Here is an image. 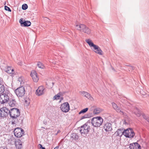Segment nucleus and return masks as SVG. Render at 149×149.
Listing matches in <instances>:
<instances>
[{
	"label": "nucleus",
	"instance_id": "obj_1",
	"mask_svg": "<svg viewBox=\"0 0 149 149\" xmlns=\"http://www.w3.org/2000/svg\"><path fill=\"white\" fill-rule=\"evenodd\" d=\"M20 112L19 110L17 108H13L10 110V116L12 120V124L21 123L22 122V120H18L20 115Z\"/></svg>",
	"mask_w": 149,
	"mask_h": 149
},
{
	"label": "nucleus",
	"instance_id": "obj_2",
	"mask_svg": "<svg viewBox=\"0 0 149 149\" xmlns=\"http://www.w3.org/2000/svg\"><path fill=\"white\" fill-rule=\"evenodd\" d=\"M75 28L77 30L88 34H90L91 33V29L84 24H76Z\"/></svg>",
	"mask_w": 149,
	"mask_h": 149
},
{
	"label": "nucleus",
	"instance_id": "obj_3",
	"mask_svg": "<svg viewBox=\"0 0 149 149\" xmlns=\"http://www.w3.org/2000/svg\"><path fill=\"white\" fill-rule=\"evenodd\" d=\"M90 130V126L87 124H85L81 126L79 131L82 135L85 137L86 136Z\"/></svg>",
	"mask_w": 149,
	"mask_h": 149
},
{
	"label": "nucleus",
	"instance_id": "obj_4",
	"mask_svg": "<svg viewBox=\"0 0 149 149\" xmlns=\"http://www.w3.org/2000/svg\"><path fill=\"white\" fill-rule=\"evenodd\" d=\"M103 122L102 118L100 117L93 118L91 120V123L95 127H99Z\"/></svg>",
	"mask_w": 149,
	"mask_h": 149
},
{
	"label": "nucleus",
	"instance_id": "obj_5",
	"mask_svg": "<svg viewBox=\"0 0 149 149\" xmlns=\"http://www.w3.org/2000/svg\"><path fill=\"white\" fill-rule=\"evenodd\" d=\"M15 93L18 97H22L23 96L25 92L24 87H20L15 90Z\"/></svg>",
	"mask_w": 149,
	"mask_h": 149
},
{
	"label": "nucleus",
	"instance_id": "obj_6",
	"mask_svg": "<svg viewBox=\"0 0 149 149\" xmlns=\"http://www.w3.org/2000/svg\"><path fill=\"white\" fill-rule=\"evenodd\" d=\"M123 135L126 137L131 138L133 137L134 135V133L132 129L129 128L124 130Z\"/></svg>",
	"mask_w": 149,
	"mask_h": 149
},
{
	"label": "nucleus",
	"instance_id": "obj_7",
	"mask_svg": "<svg viewBox=\"0 0 149 149\" xmlns=\"http://www.w3.org/2000/svg\"><path fill=\"white\" fill-rule=\"evenodd\" d=\"M24 130L21 128H17L14 131V133L15 136L17 138H20L24 134Z\"/></svg>",
	"mask_w": 149,
	"mask_h": 149
},
{
	"label": "nucleus",
	"instance_id": "obj_8",
	"mask_svg": "<svg viewBox=\"0 0 149 149\" xmlns=\"http://www.w3.org/2000/svg\"><path fill=\"white\" fill-rule=\"evenodd\" d=\"M9 100V97L6 93L1 94L0 95V103L4 104L7 103Z\"/></svg>",
	"mask_w": 149,
	"mask_h": 149
},
{
	"label": "nucleus",
	"instance_id": "obj_9",
	"mask_svg": "<svg viewBox=\"0 0 149 149\" xmlns=\"http://www.w3.org/2000/svg\"><path fill=\"white\" fill-rule=\"evenodd\" d=\"M60 108L61 111L64 112H68L70 109L69 104L67 102L62 104Z\"/></svg>",
	"mask_w": 149,
	"mask_h": 149
},
{
	"label": "nucleus",
	"instance_id": "obj_10",
	"mask_svg": "<svg viewBox=\"0 0 149 149\" xmlns=\"http://www.w3.org/2000/svg\"><path fill=\"white\" fill-rule=\"evenodd\" d=\"M45 88L42 86H39L36 91V93L38 96L43 94L45 93Z\"/></svg>",
	"mask_w": 149,
	"mask_h": 149
},
{
	"label": "nucleus",
	"instance_id": "obj_11",
	"mask_svg": "<svg viewBox=\"0 0 149 149\" xmlns=\"http://www.w3.org/2000/svg\"><path fill=\"white\" fill-rule=\"evenodd\" d=\"M31 76L32 77L33 81L35 82H37L38 80V78L37 73L34 71H33L31 72Z\"/></svg>",
	"mask_w": 149,
	"mask_h": 149
},
{
	"label": "nucleus",
	"instance_id": "obj_12",
	"mask_svg": "<svg viewBox=\"0 0 149 149\" xmlns=\"http://www.w3.org/2000/svg\"><path fill=\"white\" fill-rule=\"evenodd\" d=\"M113 123H106L104 126V128L107 131H111L112 130V124Z\"/></svg>",
	"mask_w": 149,
	"mask_h": 149
},
{
	"label": "nucleus",
	"instance_id": "obj_13",
	"mask_svg": "<svg viewBox=\"0 0 149 149\" xmlns=\"http://www.w3.org/2000/svg\"><path fill=\"white\" fill-rule=\"evenodd\" d=\"M129 148L130 149H141V146L137 143H134L130 144Z\"/></svg>",
	"mask_w": 149,
	"mask_h": 149
},
{
	"label": "nucleus",
	"instance_id": "obj_14",
	"mask_svg": "<svg viewBox=\"0 0 149 149\" xmlns=\"http://www.w3.org/2000/svg\"><path fill=\"white\" fill-rule=\"evenodd\" d=\"M23 19L21 18L19 20V22L22 26H29L31 25V23L29 21H23Z\"/></svg>",
	"mask_w": 149,
	"mask_h": 149
},
{
	"label": "nucleus",
	"instance_id": "obj_15",
	"mask_svg": "<svg viewBox=\"0 0 149 149\" xmlns=\"http://www.w3.org/2000/svg\"><path fill=\"white\" fill-rule=\"evenodd\" d=\"M81 93L82 94V96L87 98L89 100L91 101H93L94 100L93 98L88 93L85 91L81 92Z\"/></svg>",
	"mask_w": 149,
	"mask_h": 149
},
{
	"label": "nucleus",
	"instance_id": "obj_16",
	"mask_svg": "<svg viewBox=\"0 0 149 149\" xmlns=\"http://www.w3.org/2000/svg\"><path fill=\"white\" fill-rule=\"evenodd\" d=\"M93 48L94 49V52L100 55H102L103 54L102 51L100 48L98 46L95 45L93 47Z\"/></svg>",
	"mask_w": 149,
	"mask_h": 149
},
{
	"label": "nucleus",
	"instance_id": "obj_17",
	"mask_svg": "<svg viewBox=\"0 0 149 149\" xmlns=\"http://www.w3.org/2000/svg\"><path fill=\"white\" fill-rule=\"evenodd\" d=\"M5 86L2 79H0V94L3 93L5 91Z\"/></svg>",
	"mask_w": 149,
	"mask_h": 149
},
{
	"label": "nucleus",
	"instance_id": "obj_18",
	"mask_svg": "<svg viewBox=\"0 0 149 149\" xmlns=\"http://www.w3.org/2000/svg\"><path fill=\"white\" fill-rule=\"evenodd\" d=\"M112 105L114 109H115L117 112H121L123 114V111L117 105L114 103H112Z\"/></svg>",
	"mask_w": 149,
	"mask_h": 149
},
{
	"label": "nucleus",
	"instance_id": "obj_19",
	"mask_svg": "<svg viewBox=\"0 0 149 149\" xmlns=\"http://www.w3.org/2000/svg\"><path fill=\"white\" fill-rule=\"evenodd\" d=\"M123 130V129H119L115 132L114 134L116 136H121L122 134L123 135L124 131Z\"/></svg>",
	"mask_w": 149,
	"mask_h": 149
},
{
	"label": "nucleus",
	"instance_id": "obj_20",
	"mask_svg": "<svg viewBox=\"0 0 149 149\" xmlns=\"http://www.w3.org/2000/svg\"><path fill=\"white\" fill-rule=\"evenodd\" d=\"M8 104L11 107H14L16 104V102L15 99L9 100Z\"/></svg>",
	"mask_w": 149,
	"mask_h": 149
},
{
	"label": "nucleus",
	"instance_id": "obj_21",
	"mask_svg": "<svg viewBox=\"0 0 149 149\" xmlns=\"http://www.w3.org/2000/svg\"><path fill=\"white\" fill-rule=\"evenodd\" d=\"M15 145L18 149H21L22 147V143L21 141L19 140H17L15 141Z\"/></svg>",
	"mask_w": 149,
	"mask_h": 149
},
{
	"label": "nucleus",
	"instance_id": "obj_22",
	"mask_svg": "<svg viewBox=\"0 0 149 149\" xmlns=\"http://www.w3.org/2000/svg\"><path fill=\"white\" fill-rule=\"evenodd\" d=\"M85 41L90 47H93V48L96 45L93 44L91 40L90 39H86Z\"/></svg>",
	"mask_w": 149,
	"mask_h": 149
},
{
	"label": "nucleus",
	"instance_id": "obj_23",
	"mask_svg": "<svg viewBox=\"0 0 149 149\" xmlns=\"http://www.w3.org/2000/svg\"><path fill=\"white\" fill-rule=\"evenodd\" d=\"M134 113L138 117H139L141 114L140 111L137 108H136L134 109Z\"/></svg>",
	"mask_w": 149,
	"mask_h": 149
},
{
	"label": "nucleus",
	"instance_id": "obj_24",
	"mask_svg": "<svg viewBox=\"0 0 149 149\" xmlns=\"http://www.w3.org/2000/svg\"><path fill=\"white\" fill-rule=\"evenodd\" d=\"M71 138L72 139V140L76 141L78 140L79 136L77 134L75 133H73L71 136Z\"/></svg>",
	"mask_w": 149,
	"mask_h": 149
},
{
	"label": "nucleus",
	"instance_id": "obj_25",
	"mask_svg": "<svg viewBox=\"0 0 149 149\" xmlns=\"http://www.w3.org/2000/svg\"><path fill=\"white\" fill-rule=\"evenodd\" d=\"M103 111L102 109L100 108H96L94 109L93 111V113L95 114H97L100 113Z\"/></svg>",
	"mask_w": 149,
	"mask_h": 149
},
{
	"label": "nucleus",
	"instance_id": "obj_26",
	"mask_svg": "<svg viewBox=\"0 0 149 149\" xmlns=\"http://www.w3.org/2000/svg\"><path fill=\"white\" fill-rule=\"evenodd\" d=\"M7 116V114H5L4 111H3L2 108L0 109V116L1 117H4Z\"/></svg>",
	"mask_w": 149,
	"mask_h": 149
},
{
	"label": "nucleus",
	"instance_id": "obj_27",
	"mask_svg": "<svg viewBox=\"0 0 149 149\" xmlns=\"http://www.w3.org/2000/svg\"><path fill=\"white\" fill-rule=\"evenodd\" d=\"M61 94L62 93H59L56 95L53 98V100H58V99H59L60 96L62 95Z\"/></svg>",
	"mask_w": 149,
	"mask_h": 149
},
{
	"label": "nucleus",
	"instance_id": "obj_28",
	"mask_svg": "<svg viewBox=\"0 0 149 149\" xmlns=\"http://www.w3.org/2000/svg\"><path fill=\"white\" fill-rule=\"evenodd\" d=\"M2 108L3 109V111L5 113V114H6V113L7 114V116L8 115V114H10V110H9L6 107H4Z\"/></svg>",
	"mask_w": 149,
	"mask_h": 149
},
{
	"label": "nucleus",
	"instance_id": "obj_29",
	"mask_svg": "<svg viewBox=\"0 0 149 149\" xmlns=\"http://www.w3.org/2000/svg\"><path fill=\"white\" fill-rule=\"evenodd\" d=\"M30 100L29 98H26L25 99V105L26 106L29 105L30 103Z\"/></svg>",
	"mask_w": 149,
	"mask_h": 149
},
{
	"label": "nucleus",
	"instance_id": "obj_30",
	"mask_svg": "<svg viewBox=\"0 0 149 149\" xmlns=\"http://www.w3.org/2000/svg\"><path fill=\"white\" fill-rule=\"evenodd\" d=\"M14 71L13 69H11V68L9 67L7 68L6 72L9 73H11L12 72Z\"/></svg>",
	"mask_w": 149,
	"mask_h": 149
},
{
	"label": "nucleus",
	"instance_id": "obj_31",
	"mask_svg": "<svg viewBox=\"0 0 149 149\" xmlns=\"http://www.w3.org/2000/svg\"><path fill=\"white\" fill-rule=\"evenodd\" d=\"M37 65L39 68L42 69L44 68L45 67L44 65L40 62H38Z\"/></svg>",
	"mask_w": 149,
	"mask_h": 149
},
{
	"label": "nucleus",
	"instance_id": "obj_32",
	"mask_svg": "<svg viewBox=\"0 0 149 149\" xmlns=\"http://www.w3.org/2000/svg\"><path fill=\"white\" fill-rule=\"evenodd\" d=\"M88 110V108H86L82 110L81 111L79 112V114H81L82 113H86Z\"/></svg>",
	"mask_w": 149,
	"mask_h": 149
},
{
	"label": "nucleus",
	"instance_id": "obj_33",
	"mask_svg": "<svg viewBox=\"0 0 149 149\" xmlns=\"http://www.w3.org/2000/svg\"><path fill=\"white\" fill-rule=\"evenodd\" d=\"M143 87H141V88H140L141 90L139 91V92L140 93L143 95H145L146 94V93L145 92L143 88Z\"/></svg>",
	"mask_w": 149,
	"mask_h": 149
},
{
	"label": "nucleus",
	"instance_id": "obj_34",
	"mask_svg": "<svg viewBox=\"0 0 149 149\" xmlns=\"http://www.w3.org/2000/svg\"><path fill=\"white\" fill-rule=\"evenodd\" d=\"M28 8L27 5L26 4H23L22 6V8L23 10H25Z\"/></svg>",
	"mask_w": 149,
	"mask_h": 149
},
{
	"label": "nucleus",
	"instance_id": "obj_35",
	"mask_svg": "<svg viewBox=\"0 0 149 149\" xmlns=\"http://www.w3.org/2000/svg\"><path fill=\"white\" fill-rule=\"evenodd\" d=\"M5 9L6 10H8L9 12H11V10L10 8L7 6H5L4 7Z\"/></svg>",
	"mask_w": 149,
	"mask_h": 149
},
{
	"label": "nucleus",
	"instance_id": "obj_36",
	"mask_svg": "<svg viewBox=\"0 0 149 149\" xmlns=\"http://www.w3.org/2000/svg\"><path fill=\"white\" fill-rule=\"evenodd\" d=\"M38 146L41 149H45V147H43L41 144H39Z\"/></svg>",
	"mask_w": 149,
	"mask_h": 149
},
{
	"label": "nucleus",
	"instance_id": "obj_37",
	"mask_svg": "<svg viewBox=\"0 0 149 149\" xmlns=\"http://www.w3.org/2000/svg\"><path fill=\"white\" fill-rule=\"evenodd\" d=\"M88 117V116L87 115H85L82 116L81 117V119H82L84 118H86Z\"/></svg>",
	"mask_w": 149,
	"mask_h": 149
},
{
	"label": "nucleus",
	"instance_id": "obj_38",
	"mask_svg": "<svg viewBox=\"0 0 149 149\" xmlns=\"http://www.w3.org/2000/svg\"><path fill=\"white\" fill-rule=\"evenodd\" d=\"M18 83H19L20 84H21L22 82V79L21 78H18Z\"/></svg>",
	"mask_w": 149,
	"mask_h": 149
},
{
	"label": "nucleus",
	"instance_id": "obj_39",
	"mask_svg": "<svg viewBox=\"0 0 149 149\" xmlns=\"http://www.w3.org/2000/svg\"><path fill=\"white\" fill-rule=\"evenodd\" d=\"M129 70L130 71V70H133L134 69V67L132 66H130V68H129Z\"/></svg>",
	"mask_w": 149,
	"mask_h": 149
},
{
	"label": "nucleus",
	"instance_id": "obj_40",
	"mask_svg": "<svg viewBox=\"0 0 149 149\" xmlns=\"http://www.w3.org/2000/svg\"><path fill=\"white\" fill-rule=\"evenodd\" d=\"M44 19L45 20L47 21V22H49L50 21V20L49 19L46 17H45Z\"/></svg>",
	"mask_w": 149,
	"mask_h": 149
},
{
	"label": "nucleus",
	"instance_id": "obj_41",
	"mask_svg": "<svg viewBox=\"0 0 149 149\" xmlns=\"http://www.w3.org/2000/svg\"><path fill=\"white\" fill-rule=\"evenodd\" d=\"M0 149H7V148L6 147H5V148L1 147V148Z\"/></svg>",
	"mask_w": 149,
	"mask_h": 149
},
{
	"label": "nucleus",
	"instance_id": "obj_42",
	"mask_svg": "<svg viewBox=\"0 0 149 149\" xmlns=\"http://www.w3.org/2000/svg\"><path fill=\"white\" fill-rule=\"evenodd\" d=\"M123 124H127V123L126 122V121H125H125H124Z\"/></svg>",
	"mask_w": 149,
	"mask_h": 149
},
{
	"label": "nucleus",
	"instance_id": "obj_43",
	"mask_svg": "<svg viewBox=\"0 0 149 149\" xmlns=\"http://www.w3.org/2000/svg\"><path fill=\"white\" fill-rule=\"evenodd\" d=\"M22 63L21 62H19L18 63V64L19 65H21Z\"/></svg>",
	"mask_w": 149,
	"mask_h": 149
},
{
	"label": "nucleus",
	"instance_id": "obj_44",
	"mask_svg": "<svg viewBox=\"0 0 149 149\" xmlns=\"http://www.w3.org/2000/svg\"><path fill=\"white\" fill-rule=\"evenodd\" d=\"M147 121L149 123V118H146Z\"/></svg>",
	"mask_w": 149,
	"mask_h": 149
},
{
	"label": "nucleus",
	"instance_id": "obj_45",
	"mask_svg": "<svg viewBox=\"0 0 149 149\" xmlns=\"http://www.w3.org/2000/svg\"><path fill=\"white\" fill-rule=\"evenodd\" d=\"M60 130H58V131L57 132V134H56H56H58V133H60Z\"/></svg>",
	"mask_w": 149,
	"mask_h": 149
},
{
	"label": "nucleus",
	"instance_id": "obj_46",
	"mask_svg": "<svg viewBox=\"0 0 149 149\" xmlns=\"http://www.w3.org/2000/svg\"><path fill=\"white\" fill-rule=\"evenodd\" d=\"M58 147H55L54 149H58Z\"/></svg>",
	"mask_w": 149,
	"mask_h": 149
},
{
	"label": "nucleus",
	"instance_id": "obj_47",
	"mask_svg": "<svg viewBox=\"0 0 149 149\" xmlns=\"http://www.w3.org/2000/svg\"><path fill=\"white\" fill-rule=\"evenodd\" d=\"M143 116L144 118H145V116L143 115Z\"/></svg>",
	"mask_w": 149,
	"mask_h": 149
},
{
	"label": "nucleus",
	"instance_id": "obj_48",
	"mask_svg": "<svg viewBox=\"0 0 149 149\" xmlns=\"http://www.w3.org/2000/svg\"><path fill=\"white\" fill-rule=\"evenodd\" d=\"M52 84H53V86L54 85V83L53 82L52 83Z\"/></svg>",
	"mask_w": 149,
	"mask_h": 149
},
{
	"label": "nucleus",
	"instance_id": "obj_49",
	"mask_svg": "<svg viewBox=\"0 0 149 149\" xmlns=\"http://www.w3.org/2000/svg\"><path fill=\"white\" fill-rule=\"evenodd\" d=\"M112 69H113V70H114V68H113Z\"/></svg>",
	"mask_w": 149,
	"mask_h": 149
},
{
	"label": "nucleus",
	"instance_id": "obj_50",
	"mask_svg": "<svg viewBox=\"0 0 149 149\" xmlns=\"http://www.w3.org/2000/svg\"><path fill=\"white\" fill-rule=\"evenodd\" d=\"M1 79V78H0V79Z\"/></svg>",
	"mask_w": 149,
	"mask_h": 149
}]
</instances>
